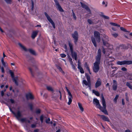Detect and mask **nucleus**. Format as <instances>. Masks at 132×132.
Listing matches in <instances>:
<instances>
[{
	"label": "nucleus",
	"mask_w": 132,
	"mask_h": 132,
	"mask_svg": "<svg viewBox=\"0 0 132 132\" xmlns=\"http://www.w3.org/2000/svg\"><path fill=\"white\" fill-rule=\"evenodd\" d=\"M126 85L129 88L131 89H132V86L128 82H126Z\"/></svg>",
	"instance_id": "nucleus-26"
},
{
	"label": "nucleus",
	"mask_w": 132,
	"mask_h": 132,
	"mask_svg": "<svg viewBox=\"0 0 132 132\" xmlns=\"http://www.w3.org/2000/svg\"><path fill=\"white\" fill-rule=\"evenodd\" d=\"M111 34L113 37L115 38L117 37L118 36V34L117 33L113 34L112 33Z\"/></svg>",
	"instance_id": "nucleus-33"
},
{
	"label": "nucleus",
	"mask_w": 132,
	"mask_h": 132,
	"mask_svg": "<svg viewBox=\"0 0 132 132\" xmlns=\"http://www.w3.org/2000/svg\"><path fill=\"white\" fill-rule=\"evenodd\" d=\"M98 116H99L102 119L105 121H109V118L104 115L98 114Z\"/></svg>",
	"instance_id": "nucleus-13"
},
{
	"label": "nucleus",
	"mask_w": 132,
	"mask_h": 132,
	"mask_svg": "<svg viewBox=\"0 0 132 132\" xmlns=\"http://www.w3.org/2000/svg\"><path fill=\"white\" fill-rule=\"evenodd\" d=\"M102 98V103L103 107L101 106L98 100L96 98L93 99V102L94 104H95L97 107L100 110L105 114H108L107 111L106 109V105L105 99L103 94L101 95Z\"/></svg>",
	"instance_id": "nucleus-1"
},
{
	"label": "nucleus",
	"mask_w": 132,
	"mask_h": 132,
	"mask_svg": "<svg viewBox=\"0 0 132 132\" xmlns=\"http://www.w3.org/2000/svg\"><path fill=\"white\" fill-rule=\"evenodd\" d=\"M55 5L56 6V8L60 12H63V10L62 8L57 0H54Z\"/></svg>",
	"instance_id": "nucleus-8"
},
{
	"label": "nucleus",
	"mask_w": 132,
	"mask_h": 132,
	"mask_svg": "<svg viewBox=\"0 0 132 132\" xmlns=\"http://www.w3.org/2000/svg\"><path fill=\"white\" fill-rule=\"evenodd\" d=\"M85 66L86 68V69H87V67H89L88 65L87 64V63L86 62L85 63Z\"/></svg>",
	"instance_id": "nucleus-55"
},
{
	"label": "nucleus",
	"mask_w": 132,
	"mask_h": 132,
	"mask_svg": "<svg viewBox=\"0 0 132 132\" xmlns=\"http://www.w3.org/2000/svg\"><path fill=\"white\" fill-rule=\"evenodd\" d=\"M93 92V93H94L97 96H99L100 95V94L97 91H96L94 90H92Z\"/></svg>",
	"instance_id": "nucleus-23"
},
{
	"label": "nucleus",
	"mask_w": 132,
	"mask_h": 132,
	"mask_svg": "<svg viewBox=\"0 0 132 132\" xmlns=\"http://www.w3.org/2000/svg\"><path fill=\"white\" fill-rule=\"evenodd\" d=\"M28 69H29V70L30 71L31 75L33 76H34V74H33V71H32V69L30 67H29L28 68Z\"/></svg>",
	"instance_id": "nucleus-30"
},
{
	"label": "nucleus",
	"mask_w": 132,
	"mask_h": 132,
	"mask_svg": "<svg viewBox=\"0 0 132 132\" xmlns=\"http://www.w3.org/2000/svg\"><path fill=\"white\" fill-rule=\"evenodd\" d=\"M101 82L100 78H98L96 82L95 85V87L97 88L101 86Z\"/></svg>",
	"instance_id": "nucleus-16"
},
{
	"label": "nucleus",
	"mask_w": 132,
	"mask_h": 132,
	"mask_svg": "<svg viewBox=\"0 0 132 132\" xmlns=\"http://www.w3.org/2000/svg\"><path fill=\"white\" fill-rule=\"evenodd\" d=\"M28 106L30 107V110L32 111L33 110V105L32 103H29L28 104Z\"/></svg>",
	"instance_id": "nucleus-25"
},
{
	"label": "nucleus",
	"mask_w": 132,
	"mask_h": 132,
	"mask_svg": "<svg viewBox=\"0 0 132 132\" xmlns=\"http://www.w3.org/2000/svg\"><path fill=\"white\" fill-rule=\"evenodd\" d=\"M83 83L86 86H88L89 83L90 84V82H89V81H87L86 80H83Z\"/></svg>",
	"instance_id": "nucleus-24"
},
{
	"label": "nucleus",
	"mask_w": 132,
	"mask_h": 132,
	"mask_svg": "<svg viewBox=\"0 0 132 132\" xmlns=\"http://www.w3.org/2000/svg\"><path fill=\"white\" fill-rule=\"evenodd\" d=\"M21 47L24 51H27L26 48L20 43L18 44Z\"/></svg>",
	"instance_id": "nucleus-20"
},
{
	"label": "nucleus",
	"mask_w": 132,
	"mask_h": 132,
	"mask_svg": "<svg viewBox=\"0 0 132 132\" xmlns=\"http://www.w3.org/2000/svg\"><path fill=\"white\" fill-rule=\"evenodd\" d=\"M88 87H89V89H91V83H89V85L88 86Z\"/></svg>",
	"instance_id": "nucleus-61"
},
{
	"label": "nucleus",
	"mask_w": 132,
	"mask_h": 132,
	"mask_svg": "<svg viewBox=\"0 0 132 132\" xmlns=\"http://www.w3.org/2000/svg\"><path fill=\"white\" fill-rule=\"evenodd\" d=\"M68 44L72 57L73 58H74L75 60L76 61L77 57V53L75 52L74 51L72 44L70 42H69Z\"/></svg>",
	"instance_id": "nucleus-3"
},
{
	"label": "nucleus",
	"mask_w": 132,
	"mask_h": 132,
	"mask_svg": "<svg viewBox=\"0 0 132 132\" xmlns=\"http://www.w3.org/2000/svg\"><path fill=\"white\" fill-rule=\"evenodd\" d=\"M44 14L46 16V17L48 20L49 22L52 20V19L51 18L50 16L48 15L46 12H45L44 13Z\"/></svg>",
	"instance_id": "nucleus-18"
},
{
	"label": "nucleus",
	"mask_w": 132,
	"mask_h": 132,
	"mask_svg": "<svg viewBox=\"0 0 132 132\" xmlns=\"http://www.w3.org/2000/svg\"><path fill=\"white\" fill-rule=\"evenodd\" d=\"M59 93L60 95V100H62V94H61V92L60 91H59Z\"/></svg>",
	"instance_id": "nucleus-49"
},
{
	"label": "nucleus",
	"mask_w": 132,
	"mask_h": 132,
	"mask_svg": "<svg viewBox=\"0 0 132 132\" xmlns=\"http://www.w3.org/2000/svg\"><path fill=\"white\" fill-rule=\"evenodd\" d=\"M81 63L80 62L79 60H78V65H81Z\"/></svg>",
	"instance_id": "nucleus-60"
},
{
	"label": "nucleus",
	"mask_w": 132,
	"mask_h": 132,
	"mask_svg": "<svg viewBox=\"0 0 132 132\" xmlns=\"http://www.w3.org/2000/svg\"><path fill=\"white\" fill-rule=\"evenodd\" d=\"M118 65H122L125 64L130 65L132 64V61L124 60L122 61H118L117 62Z\"/></svg>",
	"instance_id": "nucleus-4"
},
{
	"label": "nucleus",
	"mask_w": 132,
	"mask_h": 132,
	"mask_svg": "<svg viewBox=\"0 0 132 132\" xmlns=\"http://www.w3.org/2000/svg\"><path fill=\"white\" fill-rule=\"evenodd\" d=\"M72 68L74 70H75L76 69V68L74 66V65H72Z\"/></svg>",
	"instance_id": "nucleus-58"
},
{
	"label": "nucleus",
	"mask_w": 132,
	"mask_h": 132,
	"mask_svg": "<svg viewBox=\"0 0 132 132\" xmlns=\"http://www.w3.org/2000/svg\"><path fill=\"white\" fill-rule=\"evenodd\" d=\"M36 126V125L35 124H32L31 125V127L32 128H35Z\"/></svg>",
	"instance_id": "nucleus-57"
},
{
	"label": "nucleus",
	"mask_w": 132,
	"mask_h": 132,
	"mask_svg": "<svg viewBox=\"0 0 132 132\" xmlns=\"http://www.w3.org/2000/svg\"><path fill=\"white\" fill-rule=\"evenodd\" d=\"M61 56L62 58L65 57L66 56V55L64 54H62L61 55Z\"/></svg>",
	"instance_id": "nucleus-46"
},
{
	"label": "nucleus",
	"mask_w": 132,
	"mask_h": 132,
	"mask_svg": "<svg viewBox=\"0 0 132 132\" xmlns=\"http://www.w3.org/2000/svg\"><path fill=\"white\" fill-rule=\"evenodd\" d=\"M57 68L60 71H62L63 73H64V72L62 71V69L61 68L60 66H56Z\"/></svg>",
	"instance_id": "nucleus-35"
},
{
	"label": "nucleus",
	"mask_w": 132,
	"mask_h": 132,
	"mask_svg": "<svg viewBox=\"0 0 132 132\" xmlns=\"http://www.w3.org/2000/svg\"><path fill=\"white\" fill-rule=\"evenodd\" d=\"M44 119V116L43 115H42L40 118V120L42 123L43 122V120Z\"/></svg>",
	"instance_id": "nucleus-34"
},
{
	"label": "nucleus",
	"mask_w": 132,
	"mask_h": 132,
	"mask_svg": "<svg viewBox=\"0 0 132 132\" xmlns=\"http://www.w3.org/2000/svg\"><path fill=\"white\" fill-rule=\"evenodd\" d=\"M86 77L87 81H89V82H90V76L88 75H86Z\"/></svg>",
	"instance_id": "nucleus-29"
},
{
	"label": "nucleus",
	"mask_w": 132,
	"mask_h": 132,
	"mask_svg": "<svg viewBox=\"0 0 132 132\" xmlns=\"http://www.w3.org/2000/svg\"><path fill=\"white\" fill-rule=\"evenodd\" d=\"M113 84L112 86V88L113 90H116L117 89V82L116 80H113Z\"/></svg>",
	"instance_id": "nucleus-15"
},
{
	"label": "nucleus",
	"mask_w": 132,
	"mask_h": 132,
	"mask_svg": "<svg viewBox=\"0 0 132 132\" xmlns=\"http://www.w3.org/2000/svg\"><path fill=\"white\" fill-rule=\"evenodd\" d=\"M120 29L122 31H123L125 32H126V30L123 27H121L120 28Z\"/></svg>",
	"instance_id": "nucleus-45"
},
{
	"label": "nucleus",
	"mask_w": 132,
	"mask_h": 132,
	"mask_svg": "<svg viewBox=\"0 0 132 132\" xmlns=\"http://www.w3.org/2000/svg\"><path fill=\"white\" fill-rule=\"evenodd\" d=\"M40 111H41L39 109H37L36 110V113L37 114H39L40 113Z\"/></svg>",
	"instance_id": "nucleus-40"
},
{
	"label": "nucleus",
	"mask_w": 132,
	"mask_h": 132,
	"mask_svg": "<svg viewBox=\"0 0 132 132\" xmlns=\"http://www.w3.org/2000/svg\"><path fill=\"white\" fill-rule=\"evenodd\" d=\"M122 105H124L125 104V103L124 102V100L123 99H122Z\"/></svg>",
	"instance_id": "nucleus-53"
},
{
	"label": "nucleus",
	"mask_w": 132,
	"mask_h": 132,
	"mask_svg": "<svg viewBox=\"0 0 132 132\" xmlns=\"http://www.w3.org/2000/svg\"><path fill=\"white\" fill-rule=\"evenodd\" d=\"M31 2L32 3V9L33 10L34 7V3L32 0H31Z\"/></svg>",
	"instance_id": "nucleus-42"
},
{
	"label": "nucleus",
	"mask_w": 132,
	"mask_h": 132,
	"mask_svg": "<svg viewBox=\"0 0 132 132\" xmlns=\"http://www.w3.org/2000/svg\"><path fill=\"white\" fill-rule=\"evenodd\" d=\"M26 97L27 100H33L34 99L33 95L30 93H29L26 94Z\"/></svg>",
	"instance_id": "nucleus-12"
},
{
	"label": "nucleus",
	"mask_w": 132,
	"mask_h": 132,
	"mask_svg": "<svg viewBox=\"0 0 132 132\" xmlns=\"http://www.w3.org/2000/svg\"><path fill=\"white\" fill-rule=\"evenodd\" d=\"M72 36L74 39V43L76 44L78 38V34L77 31H75L74 33L72 34Z\"/></svg>",
	"instance_id": "nucleus-7"
},
{
	"label": "nucleus",
	"mask_w": 132,
	"mask_h": 132,
	"mask_svg": "<svg viewBox=\"0 0 132 132\" xmlns=\"http://www.w3.org/2000/svg\"><path fill=\"white\" fill-rule=\"evenodd\" d=\"M4 92L3 91H2L1 92V96H4Z\"/></svg>",
	"instance_id": "nucleus-54"
},
{
	"label": "nucleus",
	"mask_w": 132,
	"mask_h": 132,
	"mask_svg": "<svg viewBox=\"0 0 132 132\" xmlns=\"http://www.w3.org/2000/svg\"><path fill=\"white\" fill-rule=\"evenodd\" d=\"M119 95H116L114 99V101L115 102H116L117 99H118V97H119Z\"/></svg>",
	"instance_id": "nucleus-36"
},
{
	"label": "nucleus",
	"mask_w": 132,
	"mask_h": 132,
	"mask_svg": "<svg viewBox=\"0 0 132 132\" xmlns=\"http://www.w3.org/2000/svg\"><path fill=\"white\" fill-rule=\"evenodd\" d=\"M64 48L66 50H67V46L66 44H65L64 45Z\"/></svg>",
	"instance_id": "nucleus-62"
},
{
	"label": "nucleus",
	"mask_w": 132,
	"mask_h": 132,
	"mask_svg": "<svg viewBox=\"0 0 132 132\" xmlns=\"http://www.w3.org/2000/svg\"><path fill=\"white\" fill-rule=\"evenodd\" d=\"M91 40L92 41V42L94 46L95 47H97V45L96 42V40L95 38H94L93 37H91Z\"/></svg>",
	"instance_id": "nucleus-19"
},
{
	"label": "nucleus",
	"mask_w": 132,
	"mask_h": 132,
	"mask_svg": "<svg viewBox=\"0 0 132 132\" xmlns=\"http://www.w3.org/2000/svg\"><path fill=\"white\" fill-rule=\"evenodd\" d=\"M102 40L104 45L105 46H107L108 45V44L106 42L103 40Z\"/></svg>",
	"instance_id": "nucleus-32"
},
{
	"label": "nucleus",
	"mask_w": 132,
	"mask_h": 132,
	"mask_svg": "<svg viewBox=\"0 0 132 132\" xmlns=\"http://www.w3.org/2000/svg\"><path fill=\"white\" fill-rule=\"evenodd\" d=\"M101 52L100 48L98 51L97 55L96 56V61L94 63L93 68V71L95 73L97 72L100 69L99 64L101 62Z\"/></svg>",
	"instance_id": "nucleus-2"
},
{
	"label": "nucleus",
	"mask_w": 132,
	"mask_h": 132,
	"mask_svg": "<svg viewBox=\"0 0 132 132\" xmlns=\"http://www.w3.org/2000/svg\"><path fill=\"white\" fill-rule=\"evenodd\" d=\"M111 68L112 69H116V70H116L117 69V67H113V66H111Z\"/></svg>",
	"instance_id": "nucleus-56"
},
{
	"label": "nucleus",
	"mask_w": 132,
	"mask_h": 132,
	"mask_svg": "<svg viewBox=\"0 0 132 132\" xmlns=\"http://www.w3.org/2000/svg\"><path fill=\"white\" fill-rule=\"evenodd\" d=\"M87 21L90 24H92L93 23V22L92 20L90 19H88L87 20Z\"/></svg>",
	"instance_id": "nucleus-43"
},
{
	"label": "nucleus",
	"mask_w": 132,
	"mask_h": 132,
	"mask_svg": "<svg viewBox=\"0 0 132 132\" xmlns=\"http://www.w3.org/2000/svg\"><path fill=\"white\" fill-rule=\"evenodd\" d=\"M1 69L2 70V72L3 73H4L5 72V71L3 67H2Z\"/></svg>",
	"instance_id": "nucleus-51"
},
{
	"label": "nucleus",
	"mask_w": 132,
	"mask_h": 132,
	"mask_svg": "<svg viewBox=\"0 0 132 132\" xmlns=\"http://www.w3.org/2000/svg\"><path fill=\"white\" fill-rule=\"evenodd\" d=\"M121 70L124 71H127V69L125 67H122L121 69Z\"/></svg>",
	"instance_id": "nucleus-41"
},
{
	"label": "nucleus",
	"mask_w": 132,
	"mask_h": 132,
	"mask_svg": "<svg viewBox=\"0 0 132 132\" xmlns=\"http://www.w3.org/2000/svg\"><path fill=\"white\" fill-rule=\"evenodd\" d=\"M50 119L49 118L46 119L45 121L46 123H47L49 124L50 123Z\"/></svg>",
	"instance_id": "nucleus-37"
},
{
	"label": "nucleus",
	"mask_w": 132,
	"mask_h": 132,
	"mask_svg": "<svg viewBox=\"0 0 132 132\" xmlns=\"http://www.w3.org/2000/svg\"><path fill=\"white\" fill-rule=\"evenodd\" d=\"M72 15L73 16V18L75 20H76V18L75 14V13H74L73 10H72Z\"/></svg>",
	"instance_id": "nucleus-31"
},
{
	"label": "nucleus",
	"mask_w": 132,
	"mask_h": 132,
	"mask_svg": "<svg viewBox=\"0 0 132 132\" xmlns=\"http://www.w3.org/2000/svg\"><path fill=\"white\" fill-rule=\"evenodd\" d=\"M78 106L82 112L84 111V108H83L82 105L81 103H78Z\"/></svg>",
	"instance_id": "nucleus-22"
},
{
	"label": "nucleus",
	"mask_w": 132,
	"mask_h": 132,
	"mask_svg": "<svg viewBox=\"0 0 132 132\" xmlns=\"http://www.w3.org/2000/svg\"><path fill=\"white\" fill-rule=\"evenodd\" d=\"M80 3L81 6L82 7V8L85 9L87 11H88V12H89V13L87 14V15H89V14H91V11L89 8L88 7L87 5H86L85 4L82 3L81 2H80Z\"/></svg>",
	"instance_id": "nucleus-10"
},
{
	"label": "nucleus",
	"mask_w": 132,
	"mask_h": 132,
	"mask_svg": "<svg viewBox=\"0 0 132 132\" xmlns=\"http://www.w3.org/2000/svg\"><path fill=\"white\" fill-rule=\"evenodd\" d=\"M78 68L79 69V70L80 69H81L82 68L81 67V65H78Z\"/></svg>",
	"instance_id": "nucleus-63"
},
{
	"label": "nucleus",
	"mask_w": 132,
	"mask_h": 132,
	"mask_svg": "<svg viewBox=\"0 0 132 132\" xmlns=\"http://www.w3.org/2000/svg\"><path fill=\"white\" fill-rule=\"evenodd\" d=\"M110 23L112 25L114 26H116V24H117L116 23H112V22H111V23Z\"/></svg>",
	"instance_id": "nucleus-50"
},
{
	"label": "nucleus",
	"mask_w": 132,
	"mask_h": 132,
	"mask_svg": "<svg viewBox=\"0 0 132 132\" xmlns=\"http://www.w3.org/2000/svg\"><path fill=\"white\" fill-rule=\"evenodd\" d=\"M94 36L96 38L97 42L99 43L101 40L100 33L97 31H95L94 32Z\"/></svg>",
	"instance_id": "nucleus-9"
},
{
	"label": "nucleus",
	"mask_w": 132,
	"mask_h": 132,
	"mask_svg": "<svg viewBox=\"0 0 132 132\" xmlns=\"http://www.w3.org/2000/svg\"><path fill=\"white\" fill-rule=\"evenodd\" d=\"M59 97V96H53L52 97V98L54 100H57V98Z\"/></svg>",
	"instance_id": "nucleus-39"
},
{
	"label": "nucleus",
	"mask_w": 132,
	"mask_h": 132,
	"mask_svg": "<svg viewBox=\"0 0 132 132\" xmlns=\"http://www.w3.org/2000/svg\"><path fill=\"white\" fill-rule=\"evenodd\" d=\"M102 51L104 54H105V49L104 48H103Z\"/></svg>",
	"instance_id": "nucleus-59"
},
{
	"label": "nucleus",
	"mask_w": 132,
	"mask_h": 132,
	"mask_svg": "<svg viewBox=\"0 0 132 132\" xmlns=\"http://www.w3.org/2000/svg\"><path fill=\"white\" fill-rule=\"evenodd\" d=\"M125 132H131L130 130L129 129L126 130Z\"/></svg>",
	"instance_id": "nucleus-64"
},
{
	"label": "nucleus",
	"mask_w": 132,
	"mask_h": 132,
	"mask_svg": "<svg viewBox=\"0 0 132 132\" xmlns=\"http://www.w3.org/2000/svg\"><path fill=\"white\" fill-rule=\"evenodd\" d=\"M10 109V111L12 112V113L15 115V117L16 118H18V117L21 116V114L20 113V111L19 110H18L16 113L14 112L13 111H12L11 109L10 108H9Z\"/></svg>",
	"instance_id": "nucleus-11"
},
{
	"label": "nucleus",
	"mask_w": 132,
	"mask_h": 132,
	"mask_svg": "<svg viewBox=\"0 0 132 132\" xmlns=\"http://www.w3.org/2000/svg\"><path fill=\"white\" fill-rule=\"evenodd\" d=\"M65 88L67 90L68 93V94L69 95L68 99H69V102L68 103L69 105H70L72 101V95L69 90L68 89L67 87L66 86L65 87Z\"/></svg>",
	"instance_id": "nucleus-6"
},
{
	"label": "nucleus",
	"mask_w": 132,
	"mask_h": 132,
	"mask_svg": "<svg viewBox=\"0 0 132 132\" xmlns=\"http://www.w3.org/2000/svg\"><path fill=\"white\" fill-rule=\"evenodd\" d=\"M46 88L49 91H51L52 92H53V89L51 86H47Z\"/></svg>",
	"instance_id": "nucleus-21"
},
{
	"label": "nucleus",
	"mask_w": 132,
	"mask_h": 132,
	"mask_svg": "<svg viewBox=\"0 0 132 132\" xmlns=\"http://www.w3.org/2000/svg\"><path fill=\"white\" fill-rule=\"evenodd\" d=\"M22 111H20V113L21 114V116L20 117H18V118H16L19 121H20L22 122H25L26 123H27V119L26 118H21V119H20V118L22 116Z\"/></svg>",
	"instance_id": "nucleus-14"
},
{
	"label": "nucleus",
	"mask_w": 132,
	"mask_h": 132,
	"mask_svg": "<svg viewBox=\"0 0 132 132\" xmlns=\"http://www.w3.org/2000/svg\"><path fill=\"white\" fill-rule=\"evenodd\" d=\"M80 72L81 73H84V71L82 68L81 69H80Z\"/></svg>",
	"instance_id": "nucleus-48"
},
{
	"label": "nucleus",
	"mask_w": 132,
	"mask_h": 132,
	"mask_svg": "<svg viewBox=\"0 0 132 132\" xmlns=\"http://www.w3.org/2000/svg\"><path fill=\"white\" fill-rule=\"evenodd\" d=\"M28 51L32 54L33 55L35 54V52L34 50L31 49H29L28 50Z\"/></svg>",
	"instance_id": "nucleus-27"
},
{
	"label": "nucleus",
	"mask_w": 132,
	"mask_h": 132,
	"mask_svg": "<svg viewBox=\"0 0 132 132\" xmlns=\"http://www.w3.org/2000/svg\"><path fill=\"white\" fill-rule=\"evenodd\" d=\"M38 32V31H35L33 32L31 36V37L32 39H34L35 38V37L37 36Z\"/></svg>",
	"instance_id": "nucleus-17"
},
{
	"label": "nucleus",
	"mask_w": 132,
	"mask_h": 132,
	"mask_svg": "<svg viewBox=\"0 0 132 132\" xmlns=\"http://www.w3.org/2000/svg\"><path fill=\"white\" fill-rule=\"evenodd\" d=\"M10 101L12 103H14V101L12 99H11L10 100Z\"/></svg>",
	"instance_id": "nucleus-52"
},
{
	"label": "nucleus",
	"mask_w": 132,
	"mask_h": 132,
	"mask_svg": "<svg viewBox=\"0 0 132 132\" xmlns=\"http://www.w3.org/2000/svg\"><path fill=\"white\" fill-rule=\"evenodd\" d=\"M102 16L105 19H108L109 18L108 16L104 15H102Z\"/></svg>",
	"instance_id": "nucleus-38"
},
{
	"label": "nucleus",
	"mask_w": 132,
	"mask_h": 132,
	"mask_svg": "<svg viewBox=\"0 0 132 132\" xmlns=\"http://www.w3.org/2000/svg\"><path fill=\"white\" fill-rule=\"evenodd\" d=\"M121 71H118V75H119L120 76L122 77V73H121Z\"/></svg>",
	"instance_id": "nucleus-47"
},
{
	"label": "nucleus",
	"mask_w": 132,
	"mask_h": 132,
	"mask_svg": "<svg viewBox=\"0 0 132 132\" xmlns=\"http://www.w3.org/2000/svg\"><path fill=\"white\" fill-rule=\"evenodd\" d=\"M10 72L11 74V77L13 78V81L14 82L15 84L16 85L18 86V81H19L18 77H14V73L13 72H12L11 70L10 71Z\"/></svg>",
	"instance_id": "nucleus-5"
},
{
	"label": "nucleus",
	"mask_w": 132,
	"mask_h": 132,
	"mask_svg": "<svg viewBox=\"0 0 132 132\" xmlns=\"http://www.w3.org/2000/svg\"><path fill=\"white\" fill-rule=\"evenodd\" d=\"M5 2L8 4H10L11 2V0H5Z\"/></svg>",
	"instance_id": "nucleus-44"
},
{
	"label": "nucleus",
	"mask_w": 132,
	"mask_h": 132,
	"mask_svg": "<svg viewBox=\"0 0 132 132\" xmlns=\"http://www.w3.org/2000/svg\"><path fill=\"white\" fill-rule=\"evenodd\" d=\"M50 22L52 25L53 28H55V24L53 21L52 20Z\"/></svg>",
	"instance_id": "nucleus-28"
}]
</instances>
